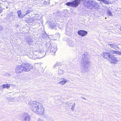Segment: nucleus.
I'll return each mask as SVG.
<instances>
[{
    "label": "nucleus",
    "instance_id": "f257e3e1",
    "mask_svg": "<svg viewBox=\"0 0 121 121\" xmlns=\"http://www.w3.org/2000/svg\"><path fill=\"white\" fill-rule=\"evenodd\" d=\"M28 105L32 110L36 113L42 114L44 112V108L42 105L37 102H29Z\"/></svg>",
    "mask_w": 121,
    "mask_h": 121
},
{
    "label": "nucleus",
    "instance_id": "f03ea898",
    "mask_svg": "<svg viewBox=\"0 0 121 121\" xmlns=\"http://www.w3.org/2000/svg\"><path fill=\"white\" fill-rule=\"evenodd\" d=\"M90 60L87 56H83L82 61L81 70V72H84L86 70V68L89 63Z\"/></svg>",
    "mask_w": 121,
    "mask_h": 121
},
{
    "label": "nucleus",
    "instance_id": "7ed1b4c3",
    "mask_svg": "<svg viewBox=\"0 0 121 121\" xmlns=\"http://www.w3.org/2000/svg\"><path fill=\"white\" fill-rule=\"evenodd\" d=\"M80 3L79 0H75L72 2H67L66 4L68 6H70L71 7H76Z\"/></svg>",
    "mask_w": 121,
    "mask_h": 121
},
{
    "label": "nucleus",
    "instance_id": "20e7f679",
    "mask_svg": "<svg viewBox=\"0 0 121 121\" xmlns=\"http://www.w3.org/2000/svg\"><path fill=\"white\" fill-rule=\"evenodd\" d=\"M23 71H30L32 68V66L29 64H23L21 65Z\"/></svg>",
    "mask_w": 121,
    "mask_h": 121
},
{
    "label": "nucleus",
    "instance_id": "39448f33",
    "mask_svg": "<svg viewBox=\"0 0 121 121\" xmlns=\"http://www.w3.org/2000/svg\"><path fill=\"white\" fill-rule=\"evenodd\" d=\"M108 57V61L111 63L116 64L118 61L117 58L113 56L109 55Z\"/></svg>",
    "mask_w": 121,
    "mask_h": 121
},
{
    "label": "nucleus",
    "instance_id": "423d86ee",
    "mask_svg": "<svg viewBox=\"0 0 121 121\" xmlns=\"http://www.w3.org/2000/svg\"><path fill=\"white\" fill-rule=\"evenodd\" d=\"M88 3H90V6H89L88 7L89 8H91L92 7L94 8H97V7H96L95 5H98V4L94 2L93 1L89 0L88 1Z\"/></svg>",
    "mask_w": 121,
    "mask_h": 121
},
{
    "label": "nucleus",
    "instance_id": "0eeeda50",
    "mask_svg": "<svg viewBox=\"0 0 121 121\" xmlns=\"http://www.w3.org/2000/svg\"><path fill=\"white\" fill-rule=\"evenodd\" d=\"M22 65L17 66L15 69V72L17 73H22L23 71Z\"/></svg>",
    "mask_w": 121,
    "mask_h": 121
},
{
    "label": "nucleus",
    "instance_id": "6e6552de",
    "mask_svg": "<svg viewBox=\"0 0 121 121\" xmlns=\"http://www.w3.org/2000/svg\"><path fill=\"white\" fill-rule=\"evenodd\" d=\"M52 22H50V28L51 29H55L56 27V26L57 24L56 23H55L54 20Z\"/></svg>",
    "mask_w": 121,
    "mask_h": 121
},
{
    "label": "nucleus",
    "instance_id": "1a4fd4ad",
    "mask_svg": "<svg viewBox=\"0 0 121 121\" xmlns=\"http://www.w3.org/2000/svg\"><path fill=\"white\" fill-rule=\"evenodd\" d=\"M87 32L83 30H80L78 31V34L82 36H85L87 34Z\"/></svg>",
    "mask_w": 121,
    "mask_h": 121
},
{
    "label": "nucleus",
    "instance_id": "9d476101",
    "mask_svg": "<svg viewBox=\"0 0 121 121\" xmlns=\"http://www.w3.org/2000/svg\"><path fill=\"white\" fill-rule=\"evenodd\" d=\"M24 121H29L30 119V116L27 114H24L23 115Z\"/></svg>",
    "mask_w": 121,
    "mask_h": 121
},
{
    "label": "nucleus",
    "instance_id": "9b49d317",
    "mask_svg": "<svg viewBox=\"0 0 121 121\" xmlns=\"http://www.w3.org/2000/svg\"><path fill=\"white\" fill-rule=\"evenodd\" d=\"M60 79L61 81L58 82V84H60L61 85H64L67 82V79H65L62 78H61Z\"/></svg>",
    "mask_w": 121,
    "mask_h": 121
},
{
    "label": "nucleus",
    "instance_id": "f8f14e48",
    "mask_svg": "<svg viewBox=\"0 0 121 121\" xmlns=\"http://www.w3.org/2000/svg\"><path fill=\"white\" fill-rule=\"evenodd\" d=\"M57 50V48L56 45L52 48L51 52L53 55H55V53Z\"/></svg>",
    "mask_w": 121,
    "mask_h": 121
},
{
    "label": "nucleus",
    "instance_id": "ddd939ff",
    "mask_svg": "<svg viewBox=\"0 0 121 121\" xmlns=\"http://www.w3.org/2000/svg\"><path fill=\"white\" fill-rule=\"evenodd\" d=\"M111 52L112 54H116L119 55H121V51L112 50L111 51Z\"/></svg>",
    "mask_w": 121,
    "mask_h": 121
},
{
    "label": "nucleus",
    "instance_id": "4468645a",
    "mask_svg": "<svg viewBox=\"0 0 121 121\" xmlns=\"http://www.w3.org/2000/svg\"><path fill=\"white\" fill-rule=\"evenodd\" d=\"M17 13L18 17L19 18H23L26 15H24L23 14L22 15V12L21 10L18 11Z\"/></svg>",
    "mask_w": 121,
    "mask_h": 121
},
{
    "label": "nucleus",
    "instance_id": "2eb2a0df",
    "mask_svg": "<svg viewBox=\"0 0 121 121\" xmlns=\"http://www.w3.org/2000/svg\"><path fill=\"white\" fill-rule=\"evenodd\" d=\"M108 46L109 45L111 48H116L117 46L114 44H110V43H108Z\"/></svg>",
    "mask_w": 121,
    "mask_h": 121
},
{
    "label": "nucleus",
    "instance_id": "dca6fc26",
    "mask_svg": "<svg viewBox=\"0 0 121 121\" xmlns=\"http://www.w3.org/2000/svg\"><path fill=\"white\" fill-rule=\"evenodd\" d=\"M3 87L4 88H9L10 87V85L9 84H4L3 85Z\"/></svg>",
    "mask_w": 121,
    "mask_h": 121
},
{
    "label": "nucleus",
    "instance_id": "f3484780",
    "mask_svg": "<svg viewBox=\"0 0 121 121\" xmlns=\"http://www.w3.org/2000/svg\"><path fill=\"white\" fill-rule=\"evenodd\" d=\"M107 15L109 17H111L113 16V14L110 11H108L107 12Z\"/></svg>",
    "mask_w": 121,
    "mask_h": 121
},
{
    "label": "nucleus",
    "instance_id": "a211bd4d",
    "mask_svg": "<svg viewBox=\"0 0 121 121\" xmlns=\"http://www.w3.org/2000/svg\"><path fill=\"white\" fill-rule=\"evenodd\" d=\"M36 19L37 20L39 19H38V18H30L29 19V20H28V21L29 22H32L33 21H34V20L35 21V20H36Z\"/></svg>",
    "mask_w": 121,
    "mask_h": 121
},
{
    "label": "nucleus",
    "instance_id": "6ab92c4d",
    "mask_svg": "<svg viewBox=\"0 0 121 121\" xmlns=\"http://www.w3.org/2000/svg\"><path fill=\"white\" fill-rule=\"evenodd\" d=\"M88 1H85V2L84 3V5L85 6L87 7H89V6H90V3H88Z\"/></svg>",
    "mask_w": 121,
    "mask_h": 121
},
{
    "label": "nucleus",
    "instance_id": "aec40b11",
    "mask_svg": "<svg viewBox=\"0 0 121 121\" xmlns=\"http://www.w3.org/2000/svg\"><path fill=\"white\" fill-rule=\"evenodd\" d=\"M64 73V72L63 71L61 70L60 69L58 71V74L59 75H61L63 74Z\"/></svg>",
    "mask_w": 121,
    "mask_h": 121
},
{
    "label": "nucleus",
    "instance_id": "412c9836",
    "mask_svg": "<svg viewBox=\"0 0 121 121\" xmlns=\"http://www.w3.org/2000/svg\"><path fill=\"white\" fill-rule=\"evenodd\" d=\"M55 36H56L57 38H56V39H58L60 37V35L59 34L57 33L55 35Z\"/></svg>",
    "mask_w": 121,
    "mask_h": 121
},
{
    "label": "nucleus",
    "instance_id": "4be33fe9",
    "mask_svg": "<svg viewBox=\"0 0 121 121\" xmlns=\"http://www.w3.org/2000/svg\"><path fill=\"white\" fill-rule=\"evenodd\" d=\"M112 2L110 1H109V0H108L106 1V4H112Z\"/></svg>",
    "mask_w": 121,
    "mask_h": 121
},
{
    "label": "nucleus",
    "instance_id": "5701e85b",
    "mask_svg": "<svg viewBox=\"0 0 121 121\" xmlns=\"http://www.w3.org/2000/svg\"><path fill=\"white\" fill-rule=\"evenodd\" d=\"M32 11L31 10H28L26 12V14L25 15H26L29 13L31 12Z\"/></svg>",
    "mask_w": 121,
    "mask_h": 121
},
{
    "label": "nucleus",
    "instance_id": "b1692460",
    "mask_svg": "<svg viewBox=\"0 0 121 121\" xmlns=\"http://www.w3.org/2000/svg\"><path fill=\"white\" fill-rule=\"evenodd\" d=\"M0 5H1V4L0 3ZM4 9V8H2L0 6V13H1L2 12V11Z\"/></svg>",
    "mask_w": 121,
    "mask_h": 121
},
{
    "label": "nucleus",
    "instance_id": "393cba45",
    "mask_svg": "<svg viewBox=\"0 0 121 121\" xmlns=\"http://www.w3.org/2000/svg\"><path fill=\"white\" fill-rule=\"evenodd\" d=\"M43 52V53L44 54V55H43V56H42L41 57H38V58H42V57H44L45 56H44V55L45 54V52H44V51H42V52Z\"/></svg>",
    "mask_w": 121,
    "mask_h": 121
},
{
    "label": "nucleus",
    "instance_id": "a878e982",
    "mask_svg": "<svg viewBox=\"0 0 121 121\" xmlns=\"http://www.w3.org/2000/svg\"><path fill=\"white\" fill-rule=\"evenodd\" d=\"M37 121H44V120L42 118H39L38 119Z\"/></svg>",
    "mask_w": 121,
    "mask_h": 121
},
{
    "label": "nucleus",
    "instance_id": "bb28decb",
    "mask_svg": "<svg viewBox=\"0 0 121 121\" xmlns=\"http://www.w3.org/2000/svg\"><path fill=\"white\" fill-rule=\"evenodd\" d=\"M75 103H74V105H73L72 106V107H71V109L73 110L74 109V108L75 107Z\"/></svg>",
    "mask_w": 121,
    "mask_h": 121
},
{
    "label": "nucleus",
    "instance_id": "cd10ccee",
    "mask_svg": "<svg viewBox=\"0 0 121 121\" xmlns=\"http://www.w3.org/2000/svg\"><path fill=\"white\" fill-rule=\"evenodd\" d=\"M31 55L29 57L31 58V59H35L36 57H33V56L32 57L31 56Z\"/></svg>",
    "mask_w": 121,
    "mask_h": 121
},
{
    "label": "nucleus",
    "instance_id": "c85d7f7f",
    "mask_svg": "<svg viewBox=\"0 0 121 121\" xmlns=\"http://www.w3.org/2000/svg\"><path fill=\"white\" fill-rule=\"evenodd\" d=\"M98 0L100 1L101 2H104V3H105V1L104 0Z\"/></svg>",
    "mask_w": 121,
    "mask_h": 121
},
{
    "label": "nucleus",
    "instance_id": "c756f323",
    "mask_svg": "<svg viewBox=\"0 0 121 121\" xmlns=\"http://www.w3.org/2000/svg\"><path fill=\"white\" fill-rule=\"evenodd\" d=\"M106 55V53H103V57L105 58V55Z\"/></svg>",
    "mask_w": 121,
    "mask_h": 121
},
{
    "label": "nucleus",
    "instance_id": "7c9ffc66",
    "mask_svg": "<svg viewBox=\"0 0 121 121\" xmlns=\"http://www.w3.org/2000/svg\"><path fill=\"white\" fill-rule=\"evenodd\" d=\"M58 27L60 29H62L63 27V26L62 27H60V25H58Z\"/></svg>",
    "mask_w": 121,
    "mask_h": 121
},
{
    "label": "nucleus",
    "instance_id": "2f4dec72",
    "mask_svg": "<svg viewBox=\"0 0 121 121\" xmlns=\"http://www.w3.org/2000/svg\"><path fill=\"white\" fill-rule=\"evenodd\" d=\"M95 5V6L96 7H97V8H98V7H99V6L98 5H98Z\"/></svg>",
    "mask_w": 121,
    "mask_h": 121
},
{
    "label": "nucleus",
    "instance_id": "473e14b6",
    "mask_svg": "<svg viewBox=\"0 0 121 121\" xmlns=\"http://www.w3.org/2000/svg\"><path fill=\"white\" fill-rule=\"evenodd\" d=\"M2 29V27L1 26H0V30H1Z\"/></svg>",
    "mask_w": 121,
    "mask_h": 121
},
{
    "label": "nucleus",
    "instance_id": "72a5a7b5",
    "mask_svg": "<svg viewBox=\"0 0 121 121\" xmlns=\"http://www.w3.org/2000/svg\"><path fill=\"white\" fill-rule=\"evenodd\" d=\"M120 30L121 31V27H120Z\"/></svg>",
    "mask_w": 121,
    "mask_h": 121
},
{
    "label": "nucleus",
    "instance_id": "f704fd0d",
    "mask_svg": "<svg viewBox=\"0 0 121 121\" xmlns=\"http://www.w3.org/2000/svg\"><path fill=\"white\" fill-rule=\"evenodd\" d=\"M83 99H86L84 98H83Z\"/></svg>",
    "mask_w": 121,
    "mask_h": 121
},
{
    "label": "nucleus",
    "instance_id": "c9c22d12",
    "mask_svg": "<svg viewBox=\"0 0 121 121\" xmlns=\"http://www.w3.org/2000/svg\"><path fill=\"white\" fill-rule=\"evenodd\" d=\"M57 65V64H56V66Z\"/></svg>",
    "mask_w": 121,
    "mask_h": 121
},
{
    "label": "nucleus",
    "instance_id": "e433bc0d",
    "mask_svg": "<svg viewBox=\"0 0 121 121\" xmlns=\"http://www.w3.org/2000/svg\"><path fill=\"white\" fill-rule=\"evenodd\" d=\"M70 45V46H72V45Z\"/></svg>",
    "mask_w": 121,
    "mask_h": 121
},
{
    "label": "nucleus",
    "instance_id": "4c0bfd02",
    "mask_svg": "<svg viewBox=\"0 0 121 121\" xmlns=\"http://www.w3.org/2000/svg\"><path fill=\"white\" fill-rule=\"evenodd\" d=\"M71 43H73V42H71Z\"/></svg>",
    "mask_w": 121,
    "mask_h": 121
}]
</instances>
